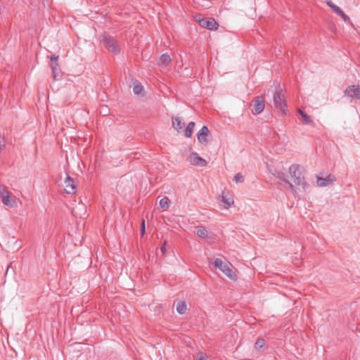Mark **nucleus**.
I'll list each match as a JSON object with an SVG mask.
<instances>
[{
  "mask_svg": "<svg viewBox=\"0 0 360 360\" xmlns=\"http://www.w3.org/2000/svg\"><path fill=\"white\" fill-rule=\"evenodd\" d=\"M195 122H190L186 128L184 129V136L187 138H190L191 137L192 134H193V130H194V127H195Z\"/></svg>",
  "mask_w": 360,
  "mask_h": 360,
  "instance_id": "f3484780",
  "label": "nucleus"
},
{
  "mask_svg": "<svg viewBox=\"0 0 360 360\" xmlns=\"http://www.w3.org/2000/svg\"><path fill=\"white\" fill-rule=\"evenodd\" d=\"M289 173L296 186L304 188L306 185L304 177L300 171V166L298 165H292L289 168Z\"/></svg>",
  "mask_w": 360,
  "mask_h": 360,
  "instance_id": "f03ea898",
  "label": "nucleus"
},
{
  "mask_svg": "<svg viewBox=\"0 0 360 360\" xmlns=\"http://www.w3.org/2000/svg\"><path fill=\"white\" fill-rule=\"evenodd\" d=\"M187 310L186 303L184 301L179 302L176 304V311L179 314H184Z\"/></svg>",
  "mask_w": 360,
  "mask_h": 360,
  "instance_id": "aec40b11",
  "label": "nucleus"
},
{
  "mask_svg": "<svg viewBox=\"0 0 360 360\" xmlns=\"http://www.w3.org/2000/svg\"><path fill=\"white\" fill-rule=\"evenodd\" d=\"M338 15L341 16L345 22L351 23L349 18L343 12V11Z\"/></svg>",
  "mask_w": 360,
  "mask_h": 360,
  "instance_id": "a878e982",
  "label": "nucleus"
},
{
  "mask_svg": "<svg viewBox=\"0 0 360 360\" xmlns=\"http://www.w3.org/2000/svg\"><path fill=\"white\" fill-rule=\"evenodd\" d=\"M196 360H207V356L202 353H199L197 356Z\"/></svg>",
  "mask_w": 360,
  "mask_h": 360,
  "instance_id": "c85d7f7f",
  "label": "nucleus"
},
{
  "mask_svg": "<svg viewBox=\"0 0 360 360\" xmlns=\"http://www.w3.org/2000/svg\"><path fill=\"white\" fill-rule=\"evenodd\" d=\"M146 231V227H145V220L142 219L141 224V236H143Z\"/></svg>",
  "mask_w": 360,
  "mask_h": 360,
  "instance_id": "cd10ccee",
  "label": "nucleus"
},
{
  "mask_svg": "<svg viewBox=\"0 0 360 360\" xmlns=\"http://www.w3.org/2000/svg\"><path fill=\"white\" fill-rule=\"evenodd\" d=\"M344 94L352 98L360 99V86L353 84L347 86Z\"/></svg>",
  "mask_w": 360,
  "mask_h": 360,
  "instance_id": "423d86ee",
  "label": "nucleus"
},
{
  "mask_svg": "<svg viewBox=\"0 0 360 360\" xmlns=\"http://www.w3.org/2000/svg\"><path fill=\"white\" fill-rule=\"evenodd\" d=\"M265 340L263 338H258L255 343V347L257 349H260L265 346Z\"/></svg>",
  "mask_w": 360,
  "mask_h": 360,
  "instance_id": "b1692460",
  "label": "nucleus"
},
{
  "mask_svg": "<svg viewBox=\"0 0 360 360\" xmlns=\"http://www.w3.org/2000/svg\"><path fill=\"white\" fill-rule=\"evenodd\" d=\"M65 191L68 194H75L77 192V186L73 179L67 175L65 179Z\"/></svg>",
  "mask_w": 360,
  "mask_h": 360,
  "instance_id": "9d476101",
  "label": "nucleus"
},
{
  "mask_svg": "<svg viewBox=\"0 0 360 360\" xmlns=\"http://www.w3.org/2000/svg\"><path fill=\"white\" fill-rule=\"evenodd\" d=\"M274 103L275 106L285 112L287 108V104L285 100V96L280 91H276L274 94Z\"/></svg>",
  "mask_w": 360,
  "mask_h": 360,
  "instance_id": "20e7f679",
  "label": "nucleus"
},
{
  "mask_svg": "<svg viewBox=\"0 0 360 360\" xmlns=\"http://www.w3.org/2000/svg\"><path fill=\"white\" fill-rule=\"evenodd\" d=\"M210 134L209 129L207 126H203L200 131H198L197 134V138L198 141L204 145H207L208 140L207 136Z\"/></svg>",
  "mask_w": 360,
  "mask_h": 360,
  "instance_id": "9b49d317",
  "label": "nucleus"
},
{
  "mask_svg": "<svg viewBox=\"0 0 360 360\" xmlns=\"http://www.w3.org/2000/svg\"><path fill=\"white\" fill-rule=\"evenodd\" d=\"M298 112L301 115V117L302 118V120L304 122V124H314V122L311 120V118L310 117V116H309L303 110L299 109L298 110Z\"/></svg>",
  "mask_w": 360,
  "mask_h": 360,
  "instance_id": "6ab92c4d",
  "label": "nucleus"
},
{
  "mask_svg": "<svg viewBox=\"0 0 360 360\" xmlns=\"http://www.w3.org/2000/svg\"><path fill=\"white\" fill-rule=\"evenodd\" d=\"M199 24L201 27L210 30H216L219 27V24L213 18H202L199 20Z\"/></svg>",
  "mask_w": 360,
  "mask_h": 360,
  "instance_id": "0eeeda50",
  "label": "nucleus"
},
{
  "mask_svg": "<svg viewBox=\"0 0 360 360\" xmlns=\"http://www.w3.org/2000/svg\"><path fill=\"white\" fill-rule=\"evenodd\" d=\"M171 63V58L168 53H163L160 57L158 62L159 65L167 66Z\"/></svg>",
  "mask_w": 360,
  "mask_h": 360,
  "instance_id": "dca6fc26",
  "label": "nucleus"
},
{
  "mask_svg": "<svg viewBox=\"0 0 360 360\" xmlns=\"http://www.w3.org/2000/svg\"><path fill=\"white\" fill-rule=\"evenodd\" d=\"M276 178L288 185L289 188L293 191V185L288 180L286 174L281 171H276L274 174Z\"/></svg>",
  "mask_w": 360,
  "mask_h": 360,
  "instance_id": "4468645a",
  "label": "nucleus"
},
{
  "mask_svg": "<svg viewBox=\"0 0 360 360\" xmlns=\"http://www.w3.org/2000/svg\"><path fill=\"white\" fill-rule=\"evenodd\" d=\"M50 67L52 70L53 78L56 79L59 72V65L58 61H50Z\"/></svg>",
  "mask_w": 360,
  "mask_h": 360,
  "instance_id": "a211bd4d",
  "label": "nucleus"
},
{
  "mask_svg": "<svg viewBox=\"0 0 360 360\" xmlns=\"http://www.w3.org/2000/svg\"><path fill=\"white\" fill-rule=\"evenodd\" d=\"M103 42L105 46L112 53L115 54L120 53V49L117 45L116 40L113 37L109 35H103Z\"/></svg>",
  "mask_w": 360,
  "mask_h": 360,
  "instance_id": "7ed1b4c3",
  "label": "nucleus"
},
{
  "mask_svg": "<svg viewBox=\"0 0 360 360\" xmlns=\"http://www.w3.org/2000/svg\"><path fill=\"white\" fill-rule=\"evenodd\" d=\"M221 201L226 205L230 207L233 203V198L229 195V192L224 191L221 193Z\"/></svg>",
  "mask_w": 360,
  "mask_h": 360,
  "instance_id": "2eb2a0df",
  "label": "nucleus"
},
{
  "mask_svg": "<svg viewBox=\"0 0 360 360\" xmlns=\"http://www.w3.org/2000/svg\"><path fill=\"white\" fill-rule=\"evenodd\" d=\"M58 56H56L55 54L51 55V56L50 58V60L51 61H58Z\"/></svg>",
  "mask_w": 360,
  "mask_h": 360,
  "instance_id": "2f4dec72",
  "label": "nucleus"
},
{
  "mask_svg": "<svg viewBox=\"0 0 360 360\" xmlns=\"http://www.w3.org/2000/svg\"><path fill=\"white\" fill-rule=\"evenodd\" d=\"M233 180L236 182V183H241L244 181V178L243 176H242L241 174L240 173H238L236 174L235 176H234V178H233Z\"/></svg>",
  "mask_w": 360,
  "mask_h": 360,
  "instance_id": "393cba45",
  "label": "nucleus"
},
{
  "mask_svg": "<svg viewBox=\"0 0 360 360\" xmlns=\"http://www.w3.org/2000/svg\"><path fill=\"white\" fill-rule=\"evenodd\" d=\"M160 251L162 254H165L166 252V243L165 242L164 244L160 247Z\"/></svg>",
  "mask_w": 360,
  "mask_h": 360,
  "instance_id": "7c9ffc66",
  "label": "nucleus"
},
{
  "mask_svg": "<svg viewBox=\"0 0 360 360\" xmlns=\"http://www.w3.org/2000/svg\"><path fill=\"white\" fill-rule=\"evenodd\" d=\"M170 205V200L167 197L162 198L160 202L159 205L161 208L164 210H167Z\"/></svg>",
  "mask_w": 360,
  "mask_h": 360,
  "instance_id": "4be33fe9",
  "label": "nucleus"
},
{
  "mask_svg": "<svg viewBox=\"0 0 360 360\" xmlns=\"http://www.w3.org/2000/svg\"><path fill=\"white\" fill-rule=\"evenodd\" d=\"M326 4H327L328 6H329L330 8H332V7L333 6H335V4L331 1V0H326Z\"/></svg>",
  "mask_w": 360,
  "mask_h": 360,
  "instance_id": "c756f323",
  "label": "nucleus"
},
{
  "mask_svg": "<svg viewBox=\"0 0 360 360\" xmlns=\"http://www.w3.org/2000/svg\"><path fill=\"white\" fill-rule=\"evenodd\" d=\"M331 9L338 15H339L342 11V10L335 4L332 7Z\"/></svg>",
  "mask_w": 360,
  "mask_h": 360,
  "instance_id": "bb28decb",
  "label": "nucleus"
},
{
  "mask_svg": "<svg viewBox=\"0 0 360 360\" xmlns=\"http://www.w3.org/2000/svg\"><path fill=\"white\" fill-rule=\"evenodd\" d=\"M0 197L2 199V202L9 207H14L16 206V202L14 199L10 198V194L5 186H2L0 188Z\"/></svg>",
  "mask_w": 360,
  "mask_h": 360,
  "instance_id": "39448f33",
  "label": "nucleus"
},
{
  "mask_svg": "<svg viewBox=\"0 0 360 360\" xmlns=\"http://www.w3.org/2000/svg\"><path fill=\"white\" fill-rule=\"evenodd\" d=\"M214 265L215 268L220 269L227 277L232 280L236 278V274L231 269V264L228 261H222L219 258L214 260Z\"/></svg>",
  "mask_w": 360,
  "mask_h": 360,
  "instance_id": "f257e3e1",
  "label": "nucleus"
},
{
  "mask_svg": "<svg viewBox=\"0 0 360 360\" xmlns=\"http://www.w3.org/2000/svg\"><path fill=\"white\" fill-rule=\"evenodd\" d=\"M196 234L201 238H207V231L204 226H198L196 229Z\"/></svg>",
  "mask_w": 360,
  "mask_h": 360,
  "instance_id": "412c9836",
  "label": "nucleus"
},
{
  "mask_svg": "<svg viewBox=\"0 0 360 360\" xmlns=\"http://www.w3.org/2000/svg\"><path fill=\"white\" fill-rule=\"evenodd\" d=\"M335 176L333 174H329L326 177H318L316 180L317 185L321 187L327 186L330 185L335 181Z\"/></svg>",
  "mask_w": 360,
  "mask_h": 360,
  "instance_id": "f8f14e48",
  "label": "nucleus"
},
{
  "mask_svg": "<svg viewBox=\"0 0 360 360\" xmlns=\"http://www.w3.org/2000/svg\"><path fill=\"white\" fill-rule=\"evenodd\" d=\"M172 127L177 130L178 131L183 129L185 124L183 122L182 119L179 117H172Z\"/></svg>",
  "mask_w": 360,
  "mask_h": 360,
  "instance_id": "ddd939ff",
  "label": "nucleus"
},
{
  "mask_svg": "<svg viewBox=\"0 0 360 360\" xmlns=\"http://www.w3.org/2000/svg\"><path fill=\"white\" fill-rule=\"evenodd\" d=\"M143 91V86L140 82H138L137 84H136L133 87V92L136 95L141 94V93Z\"/></svg>",
  "mask_w": 360,
  "mask_h": 360,
  "instance_id": "5701e85b",
  "label": "nucleus"
},
{
  "mask_svg": "<svg viewBox=\"0 0 360 360\" xmlns=\"http://www.w3.org/2000/svg\"><path fill=\"white\" fill-rule=\"evenodd\" d=\"M264 102V96H259L255 98L253 105L255 115H259L264 110L265 107Z\"/></svg>",
  "mask_w": 360,
  "mask_h": 360,
  "instance_id": "6e6552de",
  "label": "nucleus"
},
{
  "mask_svg": "<svg viewBox=\"0 0 360 360\" xmlns=\"http://www.w3.org/2000/svg\"><path fill=\"white\" fill-rule=\"evenodd\" d=\"M188 160L192 165L195 166L205 167L207 165V162L195 152L191 153Z\"/></svg>",
  "mask_w": 360,
  "mask_h": 360,
  "instance_id": "1a4fd4ad",
  "label": "nucleus"
}]
</instances>
